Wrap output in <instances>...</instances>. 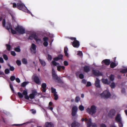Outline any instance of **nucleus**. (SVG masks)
<instances>
[{
    "label": "nucleus",
    "mask_w": 127,
    "mask_h": 127,
    "mask_svg": "<svg viewBox=\"0 0 127 127\" xmlns=\"http://www.w3.org/2000/svg\"><path fill=\"white\" fill-rule=\"evenodd\" d=\"M37 94V92L35 91H32V93L29 95H28V92L26 90H24L22 94L21 93L18 92V95L20 98H22L23 95L24 96L25 98L29 100V98L31 99H34L35 96Z\"/></svg>",
    "instance_id": "nucleus-1"
},
{
    "label": "nucleus",
    "mask_w": 127,
    "mask_h": 127,
    "mask_svg": "<svg viewBox=\"0 0 127 127\" xmlns=\"http://www.w3.org/2000/svg\"><path fill=\"white\" fill-rule=\"evenodd\" d=\"M62 59V56H58V57L54 58V60L52 61L51 64L52 67H54V66H56L57 70L59 71H61V68L63 69H64L65 67L64 66H61L60 63L56 62V61H57Z\"/></svg>",
    "instance_id": "nucleus-2"
},
{
    "label": "nucleus",
    "mask_w": 127,
    "mask_h": 127,
    "mask_svg": "<svg viewBox=\"0 0 127 127\" xmlns=\"http://www.w3.org/2000/svg\"><path fill=\"white\" fill-rule=\"evenodd\" d=\"M68 38L72 40H74L72 42H71L73 46L76 48H78L80 45L79 42L76 40V38L75 37H68Z\"/></svg>",
    "instance_id": "nucleus-3"
},
{
    "label": "nucleus",
    "mask_w": 127,
    "mask_h": 127,
    "mask_svg": "<svg viewBox=\"0 0 127 127\" xmlns=\"http://www.w3.org/2000/svg\"><path fill=\"white\" fill-rule=\"evenodd\" d=\"M86 111L88 113L92 115L96 112V107L94 105L92 106H91L90 108H87Z\"/></svg>",
    "instance_id": "nucleus-4"
},
{
    "label": "nucleus",
    "mask_w": 127,
    "mask_h": 127,
    "mask_svg": "<svg viewBox=\"0 0 127 127\" xmlns=\"http://www.w3.org/2000/svg\"><path fill=\"white\" fill-rule=\"evenodd\" d=\"M52 73L53 79L56 82H60L61 81L60 78L58 77L57 75L54 67H52Z\"/></svg>",
    "instance_id": "nucleus-5"
},
{
    "label": "nucleus",
    "mask_w": 127,
    "mask_h": 127,
    "mask_svg": "<svg viewBox=\"0 0 127 127\" xmlns=\"http://www.w3.org/2000/svg\"><path fill=\"white\" fill-rule=\"evenodd\" d=\"M15 29L20 34H23L25 33V29L22 26H18L16 27Z\"/></svg>",
    "instance_id": "nucleus-6"
},
{
    "label": "nucleus",
    "mask_w": 127,
    "mask_h": 127,
    "mask_svg": "<svg viewBox=\"0 0 127 127\" xmlns=\"http://www.w3.org/2000/svg\"><path fill=\"white\" fill-rule=\"evenodd\" d=\"M101 97L107 99L109 98L111 96V94L108 90L104 91L100 94Z\"/></svg>",
    "instance_id": "nucleus-7"
},
{
    "label": "nucleus",
    "mask_w": 127,
    "mask_h": 127,
    "mask_svg": "<svg viewBox=\"0 0 127 127\" xmlns=\"http://www.w3.org/2000/svg\"><path fill=\"white\" fill-rule=\"evenodd\" d=\"M33 39L35 40L37 42H40L41 40L40 38H39L38 36L36 35V34L33 33L30 35L28 39L32 40Z\"/></svg>",
    "instance_id": "nucleus-8"
},
{
    "label": "nucleus",
    "mask_w": 127,
    "mask_h": 127,
    "mask_svg": "<svg viewBox=\"0 0 127 127\" xmlns=\"http://www.w3.org/2000/svg\"><path fill=\"white\" fill-rule=\"evenodd\" d=\"M92 120L90 118H89L88 122L87 123V126L88 127H97L95 123H92Z\"/></svg>",
    "instance_id": "nucleus-9"
},
{
    "label": "nucleus",
    "mask_w": 127,
    "mask_h": 127,
    "mask_svg": "<svg viewBox=\"0 0 127 127\" xmlns=\"http://www.w3.org/2000/svg\"><path fill=\"white\" fill-rule=\"evenodd\" d=\"M24 5L22 3H17V8L19 10L24 11L25 10Z\"/></svg>",
    "instance_id": "nucleus-10"
},
{
    "label": "nucleus",
    "mask_w": 127,
    "mask_h": 127,
    "mask_svg": "<svg viewBox=\"0 0 127 127\" xmlns=\"http://www.w3.org/2000/svg\"><path fill=\"white\" fill-rule=\"evenodd\" d=\"M80 125V123L76 121H73L71 124L72 127H79Z\"/></svg>",
    "instance_id": "nucleus-11"
},
{
    "label": "nucleus",
    "mask_w": 127,
    "mask_h": 127,
    "mask_svg": "<svg viewBox=\"0 0 127 127\" xmlns=\"http://www.w3.org/2000/svg\"><path fill=\"white\" fill-rule=\"evenodd\" d=\"M115 120L117 122H120L122 121V118L120 114H117L115 118Z\"/></svg>",
    "instance_id": "nucleus-12"
},
{
    "label": "nucleus",
    "mask_w": 127,
    "mask_h": 127,
    "mask_svg": "<svg viewBox=\"0 0 127 127\" xmlns=\"http://www.w3.org/2000/svg\"><path fill=\"white\" fill-rule=\"evenodd\" d=\"M36 46L34 43H32L31 46V47L30 49L31 51L33 50V52L34 53H35L36 52Z\"/></svg>",
    "instance_id": "nucleus-13"
},
{
    "label": "nucleus",
    "mask_w": 127,
    "mask_h": 127,
    "mask_svg": "<svg viewBox=\"0 0 127 127\" xmlns=\"http://www.w3.org/2000/svg\"><path fill=\"white\" fill-rule=\"evenodd\" d=\"M93 74L96 76H100L102 75V73L97 70H93Z\"/></svg>",
    "instance_id": "nucleus-14"
},
{
    "label": "nucleus",
    "mask_w": 127,
    "mask_h": 127,
    "mask_svg": "<svg viewBox=\"0 0 127 127\" xmlns=\"http://www.w3.org/2000/svg\"><path fill=\"white\" fill-rule=\"evenodd\" d=\"M95 85L97 87L100 88V80L97 78H96L95 80Z\"/></svg>",
    "instance_id": "nucleus-15"
},
{
    "label": "nucleus",
    "mask_w": 127,
    "mask_h": 127,
    "mask_svg": "<svg viewBox=\"0 0 127 127\" xmlns=\"http://www.w3.org/2000/svg\"><path fill=\"white\" fill-rule=\"evenodd\" d=\"M116 113V111L114 109L111 110L109 112V116L111 117H112L114 116Z\"/></svg>",
    "instance_id": "nucleus-16"
},
{
    "label": "nucleus",
    "mask_w": 127,
    "mask_h": 127,
    "mask_svg": "<svg viewBox=\"0 0 127 127\" xmlns=\"http://www.w3.org/2000/svg\"><path fill=\"white\" fill-rule=\"evenodd\" d=\"M46 127H54L53 124L51 122H46L45 123Z\"/></svg>",
    "instance_id": "nucleus-17"
},
{
    "label": "nucleus",
    "mask_w": 127,
    "mask_h": 127,
    "mask_svg": "<svg viewBox=\"0 0 127 127\" xmlns=\"http://www.w3.org/2000/svg\"><path fill=\"white\" fill-rule=\"evenodd\" d=\"M41 90L43 92H45L46 91V85L45 83H43L41 85Z\"/></svg>",
    "instance_id": "nucleus-18"
},
{
    "label": "nucleus",
    "mask_w": 127,
    "mask_h": 127,
    "mask_svg": "<svg viewBox=\"0 0 127 127\" xmlns=\"http://www.w3.org/2000/svg\"><path fill=\"white\" fill-rule=\"evenodd\" d=\"M103 63L107 65H109L110 63V60L108 59H105L103 60L102 62V63L103 64Z\"/></svg>",
    "instance_id": "nucleus-19"
},
{
    "label": "nucleus",
    "mask_w": 127,
    "mask_h": 127,
    "mask_svg": "<svg viewBox=\"0 0 127 127\" xmlns=\"http://www.w3.org/2000/svg\"><path fill=\"white\" fill-rule=\"evenodd\" d=\"M34 82L37 84H40L38 77L37 76H35L34 78Z\"/></svg>",
    "instance_id": "nucleus-20"
},
{
    "label": "nucleus",
    "mask_w": 127,
    "mask_h": 127,
    "mask_svg": "<svg viewBox=\"0 0 127 127\" xmlns=\"http://www.w3.org/2000/svg\"><path fill=\"white\" fill-rule=\"evenodd\" d=\"M11 28H12L11 24L9 23H7L6 27V29L9 30L10 29L11 30Z\"/></svg>",
    "instance_id": "nucleus-21"
},
{
    "label": "nucleus",
    "mask_w": 127,
    "mask_h": 127,
    "mask_svg": "<svg viewBox=\"0 0 127 127\" xmlns=\"http://www.w3.org/2000/svg\"><path fill=\"white\" fill-rule=\"evenodd\" d=\"M102 82L104 84H109L110 82H109L107 79H102Z\"/></svg>",
    "instance_id": "nucleus-22"
},
{
    "label": "nucleus",
    "mask_w": 127,
    "mask_h": 127,
    "mask_svg": "<svg viewBox=\"0 0 127 127\" xmlns=\"http://www.w3.org/2000/svg\"><path fill=\"white\" fill-rule=\"evenodd\" d=\"M68 48L66 47H64V53L65 54V56H68V54L67 53L68 51Z\"/></svg>",
    "instance_id": "nucleus-23"
},
{
    "label": "nucleus",
    "mask_w": 127,
    "mask_h": 127,
    "mask_svg": "<svg viewBox=\"0 0 127 127\" xmlns=\"http://www.w3.org/2000/svg\"><path fill=\"white\" fill-rule=\"evenodd\" d=\"M39 60L40 63L42 66H45L46 64L44 61L40 59H39Z\"/></svg>",
    "instance_id": "nucleus-24"
},
{
    "label": "nucleus",
    "mask_w": 127,
    "mask_h": 127,
    "mask_svg": "<svg viewBox=\"0 0 127 127\" xmlns=\"http://www.w3.org/2000/svg\"><path fill=\"white\" fill-rule=\"evenodd\" d=\"M110 86L112 88H114L115 87L116 85L114 82H112L111 83Z\"/></svg>",
    "instance_id": "nucleus-25"
},
{
    "label": "nucleus",
    "mask_w": 127,
    "mask_h": 127,
    "mask_svg": "<svg viewBox=\"0 0 127 127\" xmlns=\"http://www.w3.org/2000/svg\"><path fill=\"white\" fill-rule=\"evenodd\" d=\"M22 63L25 64H27V60L25 58H24L22 60Z\"/></svg>",
    "instance_id": "nucleus-26"
},
{
    "label": "nucleus",
    "mask_w": 127,
    "mask_h": 127,
    "mask_svg": "<svg viewBox=\"0 0 127 127\" xmlns=\"http://www.w3.org/2000/svg\"><path fill=\"white\" fill-rule=\"evenodd\" d=\"M117 64H116L115 63H114L112 62L110 66L112 68H113L116 66Z\"/></svg>",
    "instance_id": "nucleus-27"
},
{
    "label": "nucleus",
    "mask_w": 127,
    "mask_h": 127,
    "mask_svg": "<svg viewBox=\"0 0 127 127\" xmlns=\"http://www.w3.org/2000/svg\"><path fill=\"white\" fill-rule=\"evenodd\" d=\"M6 47L7 50L9 51L10 50L11 46L10 45L8 44H6Z\"/></svg>",
    "instance_id": "nucleus-28"
},
{
    "label": "nucleus",
    "mask_w": 127,
    "mask_h": 127,
    "mask_svg": "<svg viewBox=\"0 0 127 127\" xmlns=\"http://www.w3.org/2000/svg\"><path fill=\"white\" fill-rule=\"evenodd\" d=\"M84 70L85 71L87 72L89 71V68L88 67L85 66L84 67Z\"/></svg>",
    "instance_id": "nucleus-29"
},
{
    "label": "nucleus",
    "mask_w": 127,
    "mask_h": 127,
    "mask_svg": "<svg viewBox=\"0 0 127 127\" xmlns=\"http://www.w3.org/2000/svg\"><path fill=\"white\" fill-rule=\"evenodd\" d=\"M14 50L16 52H20V46H18V47L15 48L14 49Z\"/></svg>",
    "instance_id": "nucleus-30"
},
{
    "label": "nucleus",
    "mask_w": 127,
    "mask_h": 127,
    "mask_svg": "<svg viewBox=\"0 0 127 127\" xmlns=\"http://www.w3.org/2000/svg\"><path fill=\"white\" fill-rule=\"evenodd\" d=\"M77 107L76 106H74L72 108V111L77 112Z\"/></svg>",
    "instance_id": "nucleus-31"
},
{
    "label": "nucleus",
    "mask_w": 127,
    "mask_h": 127,
    "mask_svg": "<svg viewBox=\"0 0 127 127\" xmlns=\"http://www.w3.org/2000/svg\"><path fill=\"white\" fill-rule=\"evenodd\" d=\"M11 33L13 34H15L17 33L16 30L15 31L13 30L12 28H11Z\"/></svg>",
    "instance_id": "nucleus-32"
},
{
    "label": "nucleus",
    "mask_w": 127,
    "mask_h": 127,
    "mask_svg": "<svg viewBox=\"0 0 127 127\" xmlns=\"http://www.w3.org/2000/svg\"><path fill=\"white\" fill-rule=\"evenodd\" d=\"M114 79V76L113 75H111L110 76V80L111 81H113Z\"/></svg>",
    "instance_id": "nucleus-33"
},
{
    "label": "nucleus",
    "mask_w": 127,
    "mask_h": 127,
    "mask_svg": "<svg viewBox=\"0 0 127 127\" xmlns=\"http://www.w3.org/2000/svg\"><path fill=\"white\" fill-rule=\"evenodd\" d=\"M29 82H24L21 84V86L23 87H24L27 85Z\"/></svg>",
    "instance_id": "nucleus-34"
},
{
    "label": "nucleus",
    "mask_w": 127,
    "mask_h": 127,
    "mask_svg": "<svg viewBox=\"0 0 127 127\" xmlns=\"http://www.w3.org/2000/svg\"><path fill=\"white\" fill-rule=\"evenodd\" d=\"M54 99L55 100H57L58 98V95L57 94V93L54 94Z\"/></svg>",
    "instance_id": "nucleus-35"
},
{
    "label": "nucleus",
    "mask_w": 127,
    "mask_h": 127,
    "mask_svg": "<svg viewBox=\"0 0 127 127\" xmlns=\"http://www.w3.org/2000/svg\"><path fill=\"white\" fill-rule=\"evenodd\" d=\"M77 55L78 56H82L83 53L82 51H78L77 52Z\"/></svg>",
    "instance_id": "nucleus-36"
},
{
    "label": "nucleus",
    "mask_w": 127,
    "mask_h": 127,
    "mask_svg": "<svg viewBox=\"0 0 127 127\" xmlns=\"http://www.w3.org/2000/svg\"><path fill=\"white\" fill-rule=\"evenodd\" d=\"M6 24V21L5 19H3L2 21V25L3 27H5Z\"/></svg>",
    "instance_id": "nucleus-37"
},
{
    "label": "nucleus",
    "mask_w": 127,
    "mask_h": 127,
    "mask_svg": "<svg viewBox=\"0 0 127 127\" xmlns=\"http://www.w3.org/2000/svg\"><path fill=\"white\" fill-rule=\"evenodd\" d=\"M121 72L122 73H125L127 72V68L123 69L121 71Z\"/></svg>",
    "instance_id": "nucleus-38"
},
{
    "label": "nucleus",
    "mask_w": 127,
    "mask_h": 127,
    "mask_svg": "<svg viewBox=\"0 0 127 127\" xmlns=\"http://www.w3.org/2000/svg\"><path fill=\"white\" fill-rule=\"evenodd\" d=\"M51 92L52 93H53V94L54 93H57L56 92V90L54 88H53L52 87L51 88Z\"/></svg>",
    "instance_id": "nucleus-39"
},
{
    "label": "nucleus",
    "mask_w": 127,
    "mask_h": 127,
    "mask_svg": "<svg viewBox=\"0 0 127 127\" xmlns=\"http://www.w3.org/2000/svg\"><path fill=\"white\" fill-rule=\"evenodd\" d=\"M79 109L81 111H82L84 110V108L83 106L80 105L79 107Z\"/></svg>",
    "instance_id": "nucleus-40"
},
{
    "label": "nucleus",
    "mask_w": 127,
    "mask_h": 127,
    "mask_svg": "<svg viewBox=\"0 0 127 127\" xmlns=\"http://www.w3.org/2000/svg\"><path fill=\"white\" fill-rule=\"evenodd\" d=\"M80 100V98L79 97L77 96L76 97L75 99V101L76 102H78Z\"/></svg>",
    "instance_id": "nucleus-41"
},
{
    "label": "nucleus",
    "mask_w": 127,
    "mask_h": 127,
    "mask_svg": "<svg viewBox=\"0 0 127 127\" xmlns=\"http://www.w3.org/2000/svg\"><path fill=\"white\" fill-rule=\"evenodd\" d=\"M16 63L19 66L21 65V63L20 61L17 60L16 61Z\"/></svg>",
    "instance_id": "nucleus-42"
},
{
    "label": "nucleus",
    "mask_w": 127,
    "mask_h": 127,
    "mask_svg": "<svg viewBox=\"0 0 127 127\" xmlns=\"http://www.w3.org/2000/svg\"><path fill=\"white\" fill-rule=\"evenodd\" d=\"M10 71L9 69H6L5 70V73L6 74H8L9 73Z\"/></svg>",
    "instance_id": "nucleus-43"
},
{
    "label": "nucleus",
    "mask_w": 127,
    "mask_h": 127,
    "mask_svg": "<svg viewBox=\"0 0 127 127\" xmlns=\"http://www.w3.org/2000/svg\"><path fill=\"white\" fill-rule=\"evenodd\" d=\"M43 39L44 42L48 41V37H45L43 38Z\"/></svg>",
    "instance_id": "nucleus-44"
},
{
    "label": "nucleus",
    "mask_w": 127,
    "mask_h": 127,
    "mask_svg": "<svg viewBox=\"0 0 127 127\" xmlns=\"http://www.w3.org/2000/svg\"><path fill=\"white\" fill-rule=\"evenodd\" d=\"M77 112L73 111H72V115L73 116H75Z\"/></svg>",
    "instance_id": "nucleus-45"
},
{
    "label": "nucleus",
    "mask_w": 127,
    "mask_h": 127,
    "mask_svg": "<svg viewBox=\"0 0 127 127\" xmlns=\"http://www.w3.org/2000/svg\"><path fill=\"white\" fill-rule=\"evenodd\" d=\"M15 79V77L14 76H12L10 77V79L11 81H14Z\"/></svg>",
    "instance_id": "nucleus-46"
},
{
    "label": "nucleus",
    "mask_w": 127,
    "mask_h": 127,
    "mask_svg": "<svg viewBox=\"0 0 127 127\" xmlns=\"http://www.w3.org/2000/svg\"><path fill=\"white\" fill-rule=\"evenodd\" d=\"M43 44L45 46L47 47L48 45V41L44 42Z\"/></svg>",
    "instance_id": "nucleus-47"
},
{
    "label": "nucleus",
    "mask_w": 127,
    "mask_h": 127,
    "mask_svg": "<svg viewBox=\"0 0 127 127\" xmlns=\"http://www.w3.org/2000/svg\"><path fill=\"white\" fill-rule=\"evenodd\" d=\"M64 64L65 66H67L68 65V62L66 61H65L64 62Z\"/></svg>",
    "instance_id": "nucleus-48"
},
{
    "label": "nucleus",
    "mask_w": 127,
    "mask_h": 127,
    "mask_svg": "<svg viewBox=\"0 0 127 127\" xmlns=\"http://www.w3.org/2000/svg\"><path fill=\"white\" fill-rule=\"evenodd\" d=\"M119 124V127H122L123 126V124L122 123V121H121L120 122H118Z\"/></svg>",
    "instance_id": "nucleus-49"
},
{
    "label": "nucleus",
    "mask_w": 127,
    "mask_h": 127,
    "mask_svg": "<svg viewBox=\"0 0 127 127\" xmlns=\"http://www.w3.org/2000/svg\"><path fill=\"white\" fill-rule=\"evenodd\" d=\"M13 8H15L16 7H17V4L16 3H13Z\"/></svg>",
    "instance_id": "nucleus-50"
},
{
    "label": "nucleus",
    "mask_w": 127,
    "mask_h": 127,
    "mask_svg": "<svg viewBox=\"0 0 127 127\" xmlns=\"http://www.w3.org/2000/svg\"><path fill=\"white\" fill-rule=\"evenodd\" d=\"M9 69L10 71H13L14 69V68L13 66H10Z\"/></svg>",
    "instance_id": "nucleus-51"
},
{
    "label": "nucleus",
    "mask_w": 127,
    "mask_h": 127,
    "mask_svg": "<svg viewBox=\"0 0 127 127\" xmlns=\"http://www.w3.org/2000/svg\"><path fill=\"white\" fill-rule=\"evenodd\" d=\"M79 78L81 79H83L84 77V75L82 74H80L79 75Z\"/></svg>",
    "instance_id": "nucleus-52"
},
{
    "label": "nucleus",
    "mask_w": 127,
    "mask_h": 127,
    "mask_svg": "<svg viewBox=\"0 0 127 127\" xmlns=\"http://www.w3.org/2000/svg\"><path fill=\"white\" fill-rule=\"evenodd\" d=\"M11 55L12 56H15L16 53L14 51H11Z\"/></svg>",
    "instance_id": "nucleus-53"
},
{
    "label": "nucleus",
    "mask_w": 127,
    "mask_h": 127,
    "mask_svg": "<svg viewBox=\"0 0 127 127\" xmlns=\"http://www.w3.org/2000/svg\"><path fill=\"white\" fill-rule=\"evenodd\" d=\"M91 85V83L90 82H88L87 83L86 86L87 87L90 86Z\"/></svg>",
    "instance_id": "nucleus-54"
},
{
    "label": "nucleus",
    "mask_w": 127,
    "mask_h": 127,
    "mask_svg": "<svg viewBox=\"0 0 127 127\" xmlns=\"http://www.w3.org/2000/svg\"><path fill=\"white\" fill-rule=\"evenodd\" d=\"M48 60L49 61H51L52 59V58L51 57V56H48V57L47 58Z\"/></svg>",
    "instance_id": "nucleus-55"
},
{
    "label": "nucleus",
    "mask_w": 127,
    "mask_h": 127,
    "mask_svg": "<svg viewBox=\"0 0 127 127\" xmlns=\"http://www.w3.org/2000/svg\"><path fill=\"white\" fill-rule=\"evenodd\" d=\"M10 88L11 89V90L13 91H14V89H13V86H12V85L11 84H10Z\"/></svg>",
    "instance_id": "nucleus-56"
},
{
    "label": "nucleus",
    "mask_w": 127,
    "mask_h": 127,
    "mask_svg": "<svg viewBox=\"0 0 127 127\" xmlns=\"http://www.w3.org/2000/svg\"><path fill=\"white\" fill-rule=\"evenodd\" d=\"M3 59L1 58H0V63H3Z\"/></svg>",
    "instance_id": "nucleus-57"
},
{
    "label": "nucleus",
    "mask_w": 127,
    "mask_h": 127,
    "mask_svg": "<svg viewBox=\"0 0 127 127\" xmlns=\"http://www.w3.org/2000/svg\"><path fill=\"white\" fill-rule=\"evenodd\" d=\"M16 81L17 82H18V83H20V80L18 78H16Z\"/></svg>",
    "instance_id": "nucleus-58"
},
{
    "label": "nucleus",
    "mask_w": 127,
    "mask_h": 127,
    "mask_svg": "<svg viewBox=\"0 0 127 127\" xmlns=\"http://www.w3.org/2000/svg\"><path fill=\"white\" fill-rule=\"evenodd\" d=\"M31 111H32V114H34L35 113H36V111L35 110H34L33 109H32L31 110Z\"/></svg>",
    "instance_id": "nucleus-59"
},
{
    "label": "nucleus",
    "mask_w": 127,
    "mask_h": 127,
    "mask_svg": "<svg viewBox=\"0 0 127 127\" xmlns=\"http://www.w3.org/2000/svg\"><path fill=\"white\" fill-rule=\"evenodd\" d=\"M86 82V81L84 79L82 80V83L84 84H85Z\"/></svg>",
    "instance_id": "nucleus-60"
},
{
    "label": "nucleus",
    "mask_w": 127,
    "mask_h": 127,
    "mask_svg": "<svg viewBox=\"0 0 127 127\" xmlns=\"http://www.w3.org/2000/svg\"><path fill=\"white\" fill-rule=\"evenodd\" d=\"M121 92H122V93H125V89H123L122 90Z\"/></svg>",
    "instance_id": "nucleus-61"
},
{
    "label": "nucleus",
    "mask_w": 127,
    "mask_h": 127,
    "mask_svg": "<svg viewBox=\"0 0 127 127\" xmlns=\"http://www.w3.org/2000/svg\"><path fill=\"white\" fill-rule=\"evenodd\" d=\"M3 58L6 60H7L8 59L7 56H3Z\"/></svg>",
    "instance_id": "nucleus-62"
},
{
    "label": "nucleus",
    "mask_w": 127,
    "mask_h": 127,
    "mask_svg": "<svg viewBox=\"0 0 127 127\" xmlns=\"http://www.w3.org/2000/svg\"><path fill=\"white\" fill-rule=\"evenodd\" d=\"M100 127H106L104 124H102L100 125Z\"/></svg>",
    "instance_id": "nucleus-63"
},
{
    "label": "nucleus",
    "mask_w": 127,
    "mask_h": 127,
    "mask_svg": "<svg viewBox=\"0 0 127 127\" xmlns=\"http://www.w3.org/2000/svg\"><path fill=\"white\" fill-rule=\"evenodd\" d=\"M48 109H49L51 110L53 112V111L52 110L53 109V108L52 107H48Z\"/></svg>",
    "instance_id": "nucleus-64"
}]
</instances>
